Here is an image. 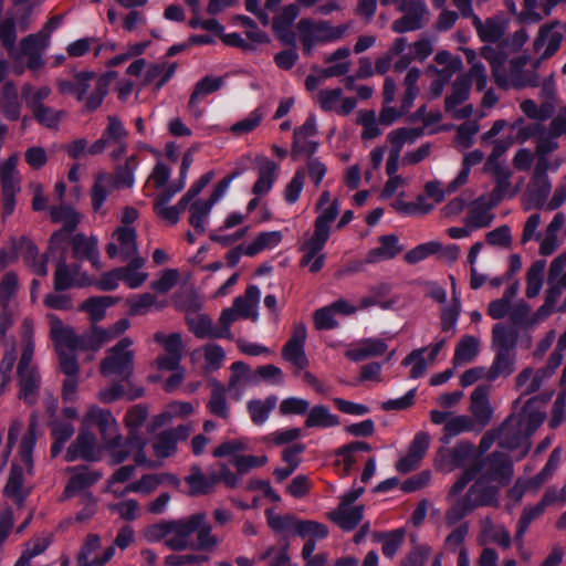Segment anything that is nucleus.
Here are the masks:
<instances>
[{
    "mask_svg": "<svg viewBox=\"0 0 566 566\" xmlns=\"http://www.w3.org/2000/svg\"><path fill=\"white\" fill-rule=\"evenodd\" d=\"M83 427L98 428L104 449L109 457V464L116 465L133 459L136 464L151 467L146 454V439L136 433H128L123 441L118 423L111 411L92 406L82 419Z\"/></svg>",
    "mask_w": 566,
    "mask_h": 566,
    "instance_id": "f257e3e1",
    "label": "nucleus"
},
{
    "mask_svg": "<svg viewBox=\"0 0 566 566\" xmlns=\"http://www.w3.org/2000/svg\"><path fill=\"white\" fill-rule=\"evenodd\" d=\"M531 400L526 402L518 415L509 416L497 428L500 431L499 447L509 451L522 448L516 457L517 461L524 459L531 449L530 437L542 426L545 413L533 410L528 411Z\"/></svg>",
    "mask_w": 566,
    "mask_h": 566,
    "instance_id": "f03ea898",
    "label": "nucleus"
},
{
    "mask_svg": "<svg viewBox=\"0 0 566 566\" xmlns=\"http://www.w3.org/2000/svg\"><path fill=\"white\" fill-rule=\"evenodd\" d=\"M203 520V513H196L179 520H164L148 525L143 533L148 543L164 541L167 548L176 552L191 548V538Z\"/></svg>",
    "mask_w": 566,
    "mask_h": 566,
    "instance_id": "7ed1b4c3",
    "label": "nucleus"
},
{
    "mask_svg": "<svg viewBox=\"0 0 566 566\" xmlns=\"http://www.w3.org/2000/svg\"><path fill=\"white\" fill-rule=\"evenodd\" d=\"M38 417L32 413L30 417L28 432L23 436L19 448L20 462L13 463L10 470L8 482L3 489L4 496L22 505L30 491L24 488L23 469L31 474L33 469L32 452L36 441Z\"/></svg>",
    "mask_w": 566,
    "mask_h": 566,
    "instance_id": "20e7f679",
    "label": "nucleus"
},
{
    "mask_svg": "<svg viewBox=\"0 0 566 566\" xmlns=\"http://www.w3.org/2000/svg\"><path fill=\"white\" fill-rule=\"evenodd\" d=\"M481 56L491 64L494 81L501 88H524L536 86L538 83L535 71H523V67L530 60L526 55L511 60L510 72L507 74L502 70L504 57H502L495 49L488 45L483 46L481 49Z\"/></svg>",
    "mask_w": 566,
    "mask_h": 566,
    "instance_id": "39448f33",
    "label": "nucleus"
},
{
    "mask_svg": "<svg viewBox=\"0 0 566 566\" xmlns=\"http://www.w3.org/2000/svg\"><path fill=\"white\" fill-rule=\"evenodd\" d=\"M348 30V24L332 25L327 21H314L311 19H301L296 24L302 51L306 56L312 55L317 45L342 39Z\"/></svg>",
    "mask_w": 566,
    "mask_h": 566,
    "instance_id": "423d86ee",
    "label": "nucleus"
},
{
    "mask_svg": "<svg viewBox=\"0 0 566 566\" xmlns=\"http://www.w3.org/2000/svg\"><path fill=\"white\" fill-rule=\"evenodd\" d=\"M74 231L61 228L53 232L49 241V248L41 256H39L36 245L28 237H21V248H24V260L34 274L44 277L48 274L46 263L49 258L66 255V243L71 240L70 237Z\"/></svg>",
    "mask_w": 566,
    "mask_h": 566,
    "instance_id": "0eeeda50",
    "label": "nucleus"
},
{
    "mask_svg": "<svg viewBox=\"0 0 566 566\" xmlns=\"http://www.w3.org/2000/svg\"><path fill=\"white\" fill-rule=\"evenodd\" d=\"M201 298L189 291L177 297L176 304L186 311L192 312L191 315L187 316V323L190 331L199 338H224L227 337V329L219 327L218 323L213 324L212 319L205 315L196 313L201 306Z\"/></svg>",
    "mask_w": 566,
    "mask_h": 566,
    "instance_id": "6e6552de",
    "label": "nucleus"
},
{
    "mask_svg": "<svg viewBox=\"0 0 566 566\" xmlns=\"http://www.w3.org/2000/svg\"><path fill=\"white\" fill-rule=\"evenodd\" d=\"M268 525L272 531L282 536H287V533H293L302 538L313 536L317 538H326L328 536V527L325 524L312 520H297L292 514H275L273 510L265 511Z\"/></svg>",
    "mask_w": 566,
    "mask_h": 566,
    "instance_id": "1a4fd4ad",
    "label": "nucleus"
},
{
    "mask_svg": "<svg viewBox=\"0 0 566 566\" xmlns=\"http://www.w3.org/2000/svg\"><path fill=\"white\" fill-rule=\"evenodd\" d=\"M132 346L133 340L129 337H124L116 345L111 347L101 361V375L104 377L114 376L122 380H127L134 370L135 353Z\"/></svg>",
    "mask_w": 566,
    "mask_h": 566,
    "instance_id": "9d476101",
    "label": "nucleus"
},
{
    "mask_svg": "<svg viewBox=\"0 0 566 566\" xmlns=\"http://www.w3.org/2000/svg\"><path fill=\"white\" fill-rule=\"evenodd\" d=\"M331 232L314 224V230L303 234L298 242V250L302 253L300 264L307 268L311 273L321 271L325 262L323 249Z\"/></svg>",
    "mask_w": 566,
    "mask_h": 566,
    "instance_id": "9b49d317",
    "label": "nucleus"
},
{
    "mask_svg": "<svg viewBox=\"0 0 566 566\" xmlns=\"http://www.w3.org/2000/svg\"><path fill=\"white\" fill-rule=\"evenodd\" d=\"M474 461H481L483 470L478 478L493 484L500 489L507 486L513 478L514 469L511 457L501 451H493L486 457L476 458Z\"/></svg>",
    "mask_w": 566,
    "mask_h": 566,
    "instance_id": "f8f14e48",
    "label": "nucleus"
},
{
    "mask_svg": "<svg viewBox=\"0 0 566 566\" xmlns=\"http://www.w3.org/2000/svg\"><path fill=\"white\" fill-rule=\"evenodd\" d=\"M245 171V167H238L231 174L221 179L217 186L214 187L212 193L210 195L208 200H196L189 207V223L195 229V231L199 234L205 233V221L212 208V206L220 199V197L227 190L231 180H233L237 176L242 175Z\"/></svg>",
    "mask_w": 566,
    "mask_h": 566,
    "instance_id": "ddd939ff",
    "label": "nucleus"
},
{
    "mask_svg": "<svg viewBox=\"0 0 566 566\" xmlns=\"http://www.w3.org/2000/svg\"><path fill=\"white\" fill-rule=\"evenodd\" d=\"M50 334L59 356L60 366L64 360H77L74 353L81 350V335H76L71 326L54 316L49 315Z\"/></svg>",
    "mask_w": 566,
    "mask_h": 566,
    "instance_id": "4468645a",
    "label": "nucleus"
},
{
    "mask_svg": "<svg viewBox=\"0 0 566 566\" xmlns=\"http://www.w3.org/2000/svg\"><path fill=\"white\" fill-rule=\"evenodd\" d=\"M398 10L403 15L392 22L391 29L396 33L415 31L424 24L428 17V9L424 0H395Z\"/></svg>",
    "mask_w": 566,
    "mask_h": 566,
    "instance_id": "2eb2a0df",
    "label": "nucleus"
},
{
    "mask_svg": "<svg viewBox=\"0 0 566 566\" xmlns=\"http://www.w3.org/2000/svg\"><path fill=\"white\" fill-rule=\"evenodd\" d=\"M103 447L97 444L96 437L88 428L83 427L76 439L69 446L64 454L67 462L82 459L88 462L99 461L103 457Z\"/></svg>",
    "mask_w": 566,
    "mask_h": 566,
    "instance_id": "dca6fc26",
    "label": "nucleus"
},
{
    "mask_svg": "<svg viewBox=\"0 0 566 566\" xmlns=\"http://www.w3.org/2000/svg\"><path fill=\"white\" fill-rule=\"evenodd\" d=\"M154 340L161 344L165 353L158 356L155 365L159 370H177L182 359V339L179 333H171L166 335L163 332H157L154 335Z\"/></svg>",
    "mask_w": 566,
    "mask_h": 566,
    "instance_id": "f3484780",
    "label": "nucleus"
},
{
    "mask_svg": "<svg viewBox=\"0 0 566 566\" xmlns=\"http://www.w3.org/2000/svg\"><path fill=\"white\" fill-rule=\"evenodd\" d=\"M471 91V82L468 76L459 75L451 85L450 94L444 99L446 111L452 115L453 118L464 119L473 114V105L468 104L459 107L464 103Z\"/></svg>",
    "mask_w": 566,
    "mask_h": 566,
    "instance_id": "a211bd4d",
    "label": "nucleus"
},
{
    "mask_svg": "<svg viewBox=\"0 0 566 566\" xmlns=\"http://www.w3.org/2000/svg\"><path fill=\"white\" fill-rule=\"evenodd\" d=\"M114 556V546L102 547L97 534H88L76 556L77 566H104Z\"/></svg>",
    "mask_w": 566,
    "mask_h": 566,
    "instance_id": "6ab92c4d",
    "label": "nucleus"
},
{
    "mask_svg": "<svg viewBox=\"0 0 566 566\" xmlns=\"http://www.w3.org/2000/svg\"><path fill=\"white\" fill-rule=\"evenodd\" d=\"M214 458H224L237 469L238 476L248 471V442L245 439H229L212 452Z\"/></svg>",
    "mask_w": 566,
    "mask_h": 566,
    "instance_id": "aec40b11",
    "label": "nucleus"
},
{
    "mask_svg": "<svg viewBox=\"0 0 566 566\" xmlns=\"http://www.w3.org/2000/svg\"><path fill=\"white\" fill-rule=\"evenodd\" d=\"M483 171L492 176L495 187L489 195L493 199V205H499L504 198H513L520 191V186L512 187V171L505 164L484 165Z\"/></svg>",
    "mask_w": 566,
    "mask_h": 566,
    "instance_id": "412c9836",
    "label": "nucleus"
},
{
    "mask_svg": "<svg viewBox=\"0 0 566 566\" xmlns=\"http://www.w3.org/2000/svg\"><path fill=\"white\" fill-rule=\"evenodd\" d=\"M70 474L69 481L63 492V500L73 497L74 495L85 491L94 485L102 478V473L91 469L87 465H76L67 468Z\"/></svg>",
    "mask_w": 566,
    "mask_h": 566,
    "instance_id": "4be33fe9",
    "label": "nucleus"
},
{
    "mask_svg": "<svg viewBox=\"0 0 566 566\" xmlns=\"http://www.w3.org/2000/svg\"><path fill=\"white\" fill-rule=\"evenodd\" d=\"M500 486H495V484H491L476 476L464 496H469L474 510L479 507H497L500 505Z\"/></svg>",
    "mask_w": 566,
    "mask_h": 566,
    "instance_id": "5701e85b",
    "label": "nucleus"
},
{
    "mask_svg": "<svg viewBox=\"0 0 566 566\" xmlns=\"http://www.w3.org/2000/svg\"><path fill=\"white\" fill-rule=\"evenodd\" d=\"M563 32L560 23L555 22L539 28L536 39L533 43V50L539 54L541 60L552 56L560 46Z\"/></svg>",
    "mask_w": 566,
    "mask_h": 566,
    "instance_id": "b1692460",
    "label": "nucleus"
},
{
    "mask_svg": "<svg viewBox=\"0 0 566 566\" xmlns=\"http://www.w3.org/2000/svg\"><path fill=\"white\" fill-rule=\"evenodd\" d=\"M191 428L188 424H179L176 428L160 432L154 438V453L159 459L174 455L177 452L178 441L185 440Z\"/></svg>",
    "mask_w": 566,
    "mask_h": 566,
    "instance_id": "393cba45",
    "label": "nucleus"
},
{
    "mask_svg": "<svg viewBox=\"0 0 566 566\" xmlns=\"http://www.w3.org/2000/svg\"><path fill=\"white\" fill-rule=\"evenodd\" d=\"M315 103L325 112L348 115L356 107L354 97H343L342 88L322 90L315 96Z\"/></svg>",
    "mask_w": 566,
    "mask_h": 566,
    "instance_id": "a878e982",
    "label": "nucleus"
},
{
    "mask_svg": "<svg viewBox=\"0 0 566 566\" xmlns=\"http://www.w3.org/2000/svg\"><path fill=\"white\" fill-rule=\"evenodd\" d=\"M441 460L449 465V471L453 469H465V465L474 462L481 455L476 453L475 447L472 442L462 440L453 448L439 450Z\"/></svg>",
    "mask_w": 566,
    "mask_h": 566,
    "instance_id": "bb28decb",
    "label": "nucleus"
},
{
    "mask_svg": "<svg viewBox=\"0 0 566 566\" xmlns=\"http://www.w3.org/2000/svg\"><path fill=\"white\" fill-rule=\"evenodd\" d=\"M496 206L490 197L478 198L470 205L464 223L469 224L473 231L490 227L495 218L492 210Z\"/></svg>",
    "mask_w": 566,
    "mask_h": 566,
    "instance_id": "cd10ccee",
    "label": "nucleus"
},
{
    "mask_svg": "<svg viewBox=\"0 0 566 566\" xmlns=\"http://www.w3.org/2000/svg\"><path fill=\"white\" fill-rule=\"evenodd\" d=\"M255 166L256 180L253 185L252 192L258 198H261L271 191L277 178L279 166L265 156L256 157Z\"/></svg>",
    "mask_w": 566,
    "mask_h": 566,
    "instance_id": "c85d7f7f",
    "label": "nucleus"
},
{
    "mask_svg": "<svg viewBox=\"0 0 566 566\" xmlns=\"http://www.w3.org/2000/svg\"><path fill=\"white\" fill-rule=\"evenodd\" d=\"M198 407V401H170L164 407L160 413L154 417V427L158 428L171 423L175 420L186 419L192 416Z\"/></svg>",
    "mask_w": 566,
    "mask_h": 566,
    "instance_id": "c756f323",
    "label": "nucleus"
},
{
    "mask_svg": "<svg viewBox=\"0 0 566 566\" xmlns=\"http://www.w3.org/2000/svg\"><path fill=\"white\" fill-rule=\"evenodd\" d=\"M433 60L436 64L429 65L426 73L434 77H443L444 81H450L463 67L461 59L448 51L438 52Z\"/></svg>",
    "mask_w": 566,
    "mask_h": 566,
    "instance_id": "7c9ffc66",
    "label": "nucleus"
},
{
    "mask_svg": "<svg viewBox=\"0 0 566 566\" xmlns=\"http://www.w3.org/2000/svg\"><path fill=\"white\" fill-rule=\"evenodd\" d=\"M316 123L315 119L310 117L305 123L296 128L293 134V154L313 155L318 144L313 140L316 135Z\"/></svg>",
    "mask_w": 566,
    "mask_h": 566,
    "instance_id": "2f4dec72",
    "label": "nucleus"
},
{
    "mask_svg": "<svg viewBox=\"0 0 566 566\" xmlns=\"http://www.w3.org/2000/svg\"><path fill=\"white\" fill-rule=\"evenodd\" d=\"M143 264L144 260L142 258H135L127 266L117 268L107 272L99 283H116L119 281L124 283H144L148 275L147 273L138 272V269H140Z\"/></svg>",
    "mask_w": 566,
    "mask_h": 566,
    "instance_id": "473e14b6",
    "label": "nucleus"
},
{
    "mask_svg": "<svg viewBox=\"0 0 566 566\" xmlns=\"http://www.w3.org/2000/svg\"><path fill=\"white\" fill-rule=\"evenodd\" d=\"M315 211L317 217L314 224L331 232V223L339 213V201L336 198H332L328 190H324L315 203Z\"/></svg>",
    "mask_w": 566,
    "mask_h": 566,
    "instance_id": "72a5a7b5",
    "label": "nucleus"
},
{
    "mask_svg": "<svg viewBox=\"0 0 566 566\" xmlns=\"http://www.w3.org/2000/svg\"><path fill=\"white\" fill-rule=\"evenodd\" d=\"M300 14L296 4H289L282 9L279 15L273 20V28L277 38L286 45L295 44V34L291 30V25Z\"/></svg>",
    "mask_w": 566,
    "mask_h": 566,
    "instance_id": "f704fd0d",
    "label": "nucleus"
},
{
    "mask_svg": "<svg viewBox=\"0 0 566 566\" xmlns=\"http://www.w3.org/2000/svg\"><path fill=\"white\" fill-rule=\"evenodd\" d=\"M388 349L387 343L381 338L368 337L359 342L357 347L347 349L345 357L352 361L359 363L367 358L379 357Z\"/></svg>",
    "mask_w": 566,
    "mask_h": 566,
    "instance_id": "c9c22d12",
    "label": "nucleus"
},
{
    "mask_svg": "<svg viewBox=\"0 0 566 566\" xmlns=\"http://www.w3.org/2000/svg\"><path fill=\"white\" fill-rule=\"evenodd\" d=\"M471 413L475 421L485 427L493 416V409L489 402V387L486 385H479L471 394Z\"/></svg>",
    "mask_w": 566,
    "mask_h": 566,
    "instance_id": "e433bc0d",
    "label": "nucleus"
},
{
    "mask_svg": "<svg viewBox=\"0 0 566 566\" xmlns=\"http://www.w3.org/2000/svg\"><path fill=\"white\" fill-rule=\"evenodd\" d=\"M166 482L177 484L178 480L168 473H146L139 479L130 481L128 483V491L140 495H149Z\"/></svg>",
    "mask_w": 566,
    "mask_h": 566,
    "instance_id": "4c0bfd02",
    "label": "nucleus"
},
{
    "mask_svg": "<svg viewBox=\"0 0 566 566\" xmlns=\"http://www.w3.org/2000/svg\"><path fill=\"white\" fill-rule=\"evenodd\" d=\"M54 282L53 283H91L88 276L81 272L77 263H66V255L54 258Z\"/></svg>",
    "mask_w": 566,
    "mask_h": 566,
    "instance_id": "58836bf2",
    "label": "nucleus"
},
{
    "mask_svg": "<svg viewBox=\"0 0 566 566\" xmlns=\"http://www.w3.org/2000/svg\"><path fill=\"white\" fill-rule=\"evenodd\" d=\"M495 355L490 368L486 371L485 379L495 381L500 376L509 377L515 370L516 352L494 350Z\"/></svg>",
    "mask_w": 566,
    "mask_h": 566,
    "instance_id": "ea45409f",
    "label": "nucleus"
},
{
    "mask_svg": "<svg viewBox=\"0 0 566 566\" xmlns=\"http://www.w3.org/2000/svg\"><path fill=\"white\" fill-rule=\"evenodd\" d=\"M401 251L402 248L399 245V240L397 235H381L378 239V245L367 253L366 261L369 263L387 261L395 258Z\"/></svg>",
    "mask_w": 566,
    "mask_h": 566,
    "instance_id": "a19ab883",
    "label": "nucleus"
},
{
    "mask_svg": "<svg viewBox=\"0 0 566 566\" xmlns=\"http://www.w3.org/2000/svg\"><path fill=\"white\" fill-rule=\"evenodd\" d=\"M350 50L348 48H338L331 54H326L324 63L328 66L323 69V76L338 77L347 74L350 70L352 63L349 60Z\"/></svg>",
    "mask_w": 566,
    "mask_h": 566,
    "instance_id": "79ce46f5",
    "label": "nucleus"
},
{
    "mask_svg": "<svg viewBox=\"0 0 566 566\" xmlns=\"http://www.w3.org/2000/svg\"><path fill=\"white\" fill-rule=\"evenodd\" d=\"M364 517V505L354 507L338 506L328 514V518L338 525L343 531L355 530Z\"/></svg>",
    "mask_w": 566,
    "mask_h": 566,
    "instance_id": "37998d69",
    "label": "nucleus"
},
{
    "mask_svg": "<svg viewBox=\"0 0 566 566\" xmlns=\"http://www.w3.org/2000/svg\"><path fill=\"white\" fill-rule=\"evenodd\" d=\"M518 331L510 325L496 323L492 328L493 350L515 352Z\"/></svg>",
    "mask_w": 566,
    "mask_h": 566,
    "instance_id": "c03bdc74",
    "label": "nucleus"
},
{
    "mask_svg": "<svg viewBox=\"0 0 566 566\" xmlns=\"http://www.w3.org/2000/svg\"><path fill=\"white\" fill-rule=\"evenodd\" d=\"M0 109L3 116L9 120H18L21 113V103L15 85L12 82H6L0 91Z\"/></svg>",
    "mask_w": 566,
    "mask_h": 566,
    "instance_id": "a18cd8bd",
    "label": "nucleus"
},
{
    "mask_svg": "<svg viewBox=\"0 0 566 566\" xmlns=\"http://www.w3.org/2000/svg\"><path fill=\"white\" fill-rule=\"evenodd\" d=\"M339 423V417L332 413L329 408L325 405H315L310 408L304 421L305 428L319 429L337 427Z\"/></svg>",
    "mask_w": 566,
    "mask_h": 566,
    "instance_id": "49530a36",
    "label": "nucleus"
},
{
    "mask_svg": "<svg viewBox=\"0 0 566 566\" xmlns=\"http://www.w3.org/2000/svg\"><path fill=\"white\" fill-rule=\"evenodd\" d=\"M473 23L480 39L491 43L499 41L507 29L506 21L499 17L486 19L484 22L475 18Z\"/></svg>",
    "mask_w": 566,
    "mask_h": 566,
    "instance_id": "de8ad7c7",
    "label": "nucleus"
},
{
    "mask_svg": "<svg viewBox=\"0 0 566 566\" xmlns=\"http://www.w3.org/2000/svg\"><path fill=\"white\" fill-rule=\"evenodd\" d=\"M19 376V398L27 403H33L36 399L40 388V376L35 368L23 369L18 371Z\"/></svg>",
    "mask_w": 566,
    "mask_h": 566,
    "instance_id": "09e8293b",
    "label": "nucleus"
},
{
    "mask_svg": "<svg viewBox=\"0 0 566 566\" xmlns=\"http://www.w3.org/2000/svg\"><path fill=\"white\" fill-rule=\"evenodd\" d=\"M176 70V62L170 64L166 62L150 64L144 74L142 85L147 86L159 77L154 87V91H159L174 76Z\"/></svg>",
    "mask_w": 566,
    "mask_h": 566,
    "instance_id": "8fccbe9b",
    "label": "nucleus"
},
{
    "mask_svg": "<svg viewBox=\"0 0 566 566\" xmlns=\"http://www.w3.org/2000/svg\"><path fill=\"white\" fill-rule=\"evenodd\" d=\"M424 134L423 128L420 127H401L391 130L387 135V140L390 144V151L400 154L405 145H410L417 142Z\"/></svg>",
    "mask_w": 566,
    "mask_h": 566,
    "instance_id": "3c124183",
    "label": "nucleus"
},
{
    "mask_svg": "<svg viewBox=\"0 0 566 566\" xmlns=\"http://www.w3.org/2000/svg\"><path fill=\"white\" fill-rule=\"evenodd\" d=\"M95 78L94 72H80L74 76V81H59L57 88L61 94H72L77 101H83L88 88V82Z\"/></svg>",
    "mask_w": 566,
    "mask_h": 566,
    "instance_id": "603ef678",
    "label": "nucleus"
},
{
    "mask_svg": "<svg viewBox=\"0 0 566 566\" xmlns=\"http://www.w3.org/2000/svg\"><path fill=\"white\" fill-rule=\"evenodd\" d=\"M60 369L65 375L62 385V397L65 401H74L78 389L80 368L77 360H64Z\"/></svg>",
    "mask_w": 566,
    "mask_h": 566,
    "instance_id": "864d4df0",
    "label": "nucleus"
},
{
    "mask_svg": "<svg viewBox=\"0 0 566 566\" xmlns=\"http://www.w3.org/2000/svg\"><path fill=\"white\" fill-rule=\"evenodd\" d=\"M411 44L406 38H397L388 49L387 53L394 60V71L402 72L413 61Z\"/></svg>",
    "mask_w": 566,
    "mask_h": 566,
    "instance_id": "5fc2aeb1",
    "label": "nucleus"
},
{
    "mask_svg": "<svg viewBox=\"0 0 566 566\" xmlns=\"http://www.w3.org/2000/svg\"><path fill=\"white\" fill-rule=\"evenodd\" d=\"M248 387V367L242 361H237L231 366V375L228 381V388L226 391L229 392L230 397L240 400Z\"/></svg>",
    "mask_w": 566,
    "mask_h": 566,
    "instance_id": "6e6d98bb",
    "label": "nucleus"
},
{
    "mask_svg": "<svg viewBox=\"0 0 566 566\" xmlns=\"http://www.w3.org/2000/svg\"><path fill=\"white\" fill-rule=\"evenodd\" d=\"M116 77V71H108L97 78L95 88L85 99L84 109L86 112H94L101 106L103 99L108 93L111 82Z\"/></svg>",
    "mask_w": 566,
    "mask_h": 566,
    "instance_id": "4d7b16f0",
    "label": "nucleus"
},
{
    "mask_svg": "<svg viewBox=\"0 0 566 566\" xmlns=\"http://www.w3.org/2000/svg\"><path fill=\"white\" fill-rule=\"evenodd\" d=\"M222 77L205 76L195 85L188 102V107L195 116L201 115V111L197 108L198 98L217 92L222 86Z\"/></svg>",
    "mask_w": 566,
    "mask_h": 566,
    "instance_id": "13d9d810",
    "label": "nucleus"
},
{
    "mask_svg": "<svg viewBox=\"0 0 566 566\" xmlns=\"http://www.w3.org/2000/svg\"><path fill=\"white\" fill-rule=\"evenodd\" d=\"M248 290L243 296L234 300L233 305L222 311L218 325L227 329V337L230 336V325L238 319L248 318Z\"/></svg>",
    "mask_w": 566,
    "mask_h": 566,
    "instance_id": "bf43d9fd",
    "label": "nucleus"
},
{
    "mask_svg": "<svg viewBox=\"0 0 566 566\" xmlns=\"http://www.w3.org/2000/svg\"><path fill=\"white\" fill-rule=\"evenodd\" d=\"M226 388L219 381L211 382V394L207 409L214 417L227 420L230 416V408L226 400Z\"/></svg>",
    "mask_w": 566,
    "mask_h": 566,
    "instance_id": "052dcab7",
    "label": "nucleus"
},
{
    "mask_svg": "<svg viewBox=\"0 0 566 566\" xmlns=\"http://www.w3.org/2000/svg\"><path fill=\"white\" fill-rule=\"evenodd\" d=\"M70 243L74 258L87 259L95 264L98 251L97 242L93 237L88 238L83 233H76L71 238Z\"/></svg>",
    "mask_w": 566,
    "mask_h": 566,
    "instance_id": "680f3d73",
    "label": "nucleus"
},
{
    "mask_svg": "<svg viewBox=\"0 0 566 566\" xmlns=\"http://www.w3.org/2000/svg\"><path fill=\"white\" fill-rule=\"evenodd\" d=\"M389 293L390 285H377L373 289L370 295L360 298L359 307L367 308L377 305L384 310L394 308L398 304V300L388 297Z\"/></svg>",
    "mask_w": 566,
    "mask_h": 566,
    "instance_id": "e2e57ef3",
    "label": "nucleus"
},
{
    "mask_svg": "<svg viewBox=\"0 0 566 566\" xmlns=\"http://www.w3.org/2000/svg\"><path fill=\"white\" fill-rule=\"evenodd\" d=\"M406 532L402 527L389 531V532H379L375 534V541L382 543V554L387 558H392L400 546L403 543Z\"/></svg>",
    "mask_w": 566,
    "mask_h": 566,
    "instance_id": "0e129e2a",
    "label": "nucleus"
},
{
    "mask_svg": "<svg viewBox=\"0 0 566 566\" xmlns=\"http://www.w3.org/2000/svg\"><path fill=\"white\" fill-rule=\"evenodd\" d=\"M467 62L471 65L469 73L464 74L469 81H474L478 91H484L488 85V74L485 66L478 60L475 51L472 49L463 50Z\"/></svg>",
    "mask_w": 566,
    "mask_h": 566,
    "instance_id": "69168bd1",
    "label": "nucleus"
},
{
    "mask_svg": "<svg viewBox=\"0 0 566 566\" xmlns=\"http://www.w3.org/2000/svg\"><path fill=\"white\" fill-rule=\"evenodd\" d=\"M551 190L552 185L548 176H532L528 186V193L534 207H545L546 199Z\"/></svg>",
    "mask_w": 566,
    "mask_h": 566,
    "instance_id": "338daca9",
    "label": "nucleus"
},
{
    "mask_svg": "<svg viewBox=\"0 0 566 566\" xmlns=\"http://www.w3.org/2000/svg\"><path fill=\"white\" fill-rule=\"evenodd\" d=\"M277 397L275 395L268 396L264 400H250V418L256 426L263 424L276 407Z\"/></svg>",
    "mask_w": 566,
    "mask_h": 566,
    "instance_id": "774afa93",
    "label": "nucleus"
}]
</instances>
